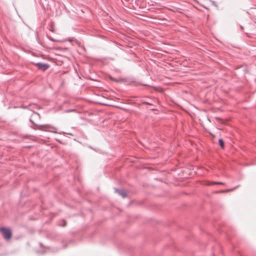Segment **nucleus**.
Wrapping results in <instances>:
<instances>
[{"mask_svg":"<svg viewBox=\"0 0 256 256\" xmlns=\"http://www.w3.org/2000/svg\"><path fill=\"white\" fill-rule=\"evenodd\" d=\"M0 230L2 232L4 238L6 240H9L11 238L12 234L11 230L10 228H0Z\"/></svg>","mask_w":256,"mask_h":256,"instance_id":"nucleus-1","label":"nucleus"},{"mask_svg":"<svg viewBox=\"0 0 256 256\" xmlns=\"http://www.w3.org/2000/svg\"><path fill=\"white\" fill-rule=\"evenodd\" d=\"M35 66H37V68L42 71H44L47 70L49 66L46 64H43L41 62H38L35 64Z\"/></svg>","mask_w":256,"mask_h":256,"instance_id":"nucleus-2","label":"nucleus"},{"mask_svg":"<svg viewBox=\"0 0 256 256\" xmlns=\"http://www.w3.org/2000/svg\"><path fill=\"white\" fill-rule=\"evenodd\" d=\"M36 118L40 119V115L38 113L34 112L31 116L30 120L33 124H34V122L33 119H36Z\"/></svg>","mask_w":256,"mask_h":256,"instance_id":"nucleus-3","label":"nucleus"},{"mask_svg":"<svg viewBox=\"0 0 256 256\" xmlns=\"http://www.w3.org/2000/svg\"><path fill=\"white\" fill-rule=\"evenodd\" d=\"M116 192L123 198H125L127 196V192L124 190H116Z\"/></svg>","mask_w":256,"mask_h":256,"instance_id":"nucleus-4","label":"nucleus"},{"mask_svg":"<svg viewBox=\"0 0 256 256\" xmlns=\"http://www.w3.org/2000/svg\"><path fill=\"white\" fill-rule=\"evenodd\" d=\"M206 184L208 186H210L212 184H224V183L222 182H210V181L206 182Z\"/></svg>","mask_w":256,"mask_h":256,"instance_id":"nucleus-5","label":"nucleus"},{"mask_svg":"<svg viewBox=\"0 0 256 256\" xmlns=\"http://www.w3.org/2000/svg\"><path fill=\"white\" fill-rule=\"evenodd\" d=\"M95 102L100 104H102V105H106V106H110V104L106 102L105 100H96Z\"/></svg>","mask_w":256,"mask_h":256,"instance_id":"nucleus-6","label":"nucleus"},{"mask_svg":"<svg viewBox=\"0 0 256 256\" xmlns=\"http://www.w3.org/2000/svg\"><path fill=\"white\" fill-rule=\"evenodd\" d=\"M218 143L220 146L222 148H224V142L222 139H220L218 140Z\"/></svg>","mask_w":256,"mask_h":256,"instance_id":"nucleus-7","label":"nucleus"},{"mask_svg":"<svg viewBox=\"0 0 256 256\" xmlns=\"http://www.w3.org/2000/svg\"><path fill=\"white\" fill-rule=\"evenodd\" d=\"M112 80L116 82H122L124 80L122 79H116V78H112Z\"/></svg>","mask_w":256,"mask_h":256,"instance_id":"nucleus-8","label":"nucleus"},{"mask_svg":"<svg viewBox=\"0 0 256 256\" xmlns=\"http://www.w3.org/2000/svg\"><path fill=\"white\" fill-rule=\"evenodd\" d=\"M216 120H218V121H220V122H221L222 120L220 118H216Z\"/></svg>","mask_w":256,"mask_h":256,"instance_id":"nucleus-9","label":"nucleus"},{"mask_svg":"<svg viewBox=\"0 0 256 256\" xmlns=\"http://www.w3.org/2000/svg\"><path fill=\"white\" fill-rule=\"evenodd\" d=\"M66 222H64V224L63 225L64 226H66Z\"/></svg>","mask_w":256,"mask_h":256,"instance_id":"nucleus-10","label":"nucleus"},{"mask_svg":"<svg viewBox=\"0 0 256 256\" xmlns=\"http://www.w3.org/2000/svg\"><path fill=\"white\" fill-rule=\"evenodd\" d=\"M102 98H106V97L103 96Z\"/></svg>","mask_w":256,"mask_h":256,"instance_id":"nucleus-11","label":"nucleus"}]
</instances>
